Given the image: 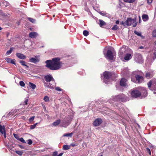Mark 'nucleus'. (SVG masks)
<instances>
[{
  "label": "nucleus",
  "instance_id": "1",
  "mask_svg": "<svg viewBox=\"0 0 156 156\" xmlns=\"http://www.w3.org/2000/svg\"><path fill=\"white\" fill-rule=\"evenodd\" d=\"M59 58H52V60H46L45 62V66L51 70H56L60 69L62 65V63L60 62Z\"/></svg>",
  "mask_w": 156,
  "mask_h": 156
},
{
  "label": "nucleus",
  "instance_id": "2",
  "mask_svg": "<svg viewBox=\"0 0 156 156\" xmlns=\"http://www.w3.org/2000/svg\"><path fill=\"white\" fill-rule=\"evenodd\" d=\"M147 93L144 87H139L138 89H134L131 93V95L133 98H136L140 96L142 97H146Z\"/></svg>",
  "mask_w": 156,
  "mask_h": 156
},
{
  "label": "nucleus",
  "instance_id": "3",
  "mask_svg": "<svg viewBox=\"0 0 156 156\" xmlns=\"http://www.w3.org/2000/svg\"><path fill=\"white\" fill-rule=\"evenodd\" d=\"M126 100V96L124 94H120L117 96H113L112 98L108 101V102L111 104H113L116 101H125Z\"/></svg>",
  "mask_w": 156,
  "mask_h": 156
},
{
  "label": "nucleus",
  "instance_id": "4",
  "mask_svg": "<svg viewBox=\"0 0 156 156\" xmlns=\"http://www.w3.org/2000/svg\"><path fill=\"white\" fill-rule=\"evenodd\" d=\"M112 73L111 72H105L103 73V77L101 76V78L105 83L109 84L110 82V78L112 76Z\"/></svg>",
  "mask_w": 156,
  "mask_h": 156
},
{
  "label": "nucleus",
  "instance_id": "5",
  "mask_svg": "<svg viewBox=\"0 0 156 156\" xmlns=\"http://www.w3.org/2000/svg\"><path fill=\"white\" fill-rule=\"evenodd\" d=\"M147 85L150 90H156V79H153L150 81Z\"/></svg>",
  "mask_w": 156,
  "mask_h": 156
},
{
  "label": "nucleus",
  "instance_id": "6",
  "mask_svg": "<svg viewBox=\"0 0 156 156\" xmlns=\"http://www.w3.org/2000/svg\"><path fill=\"white\" fill-rule=\"evenodd\" d=\"M135 61L137 63H141L143 62V59L140 54H136L135 55Z\"/></svg>",
  "mask_w": 156,
  "mask_h": 156
},
{
  "label": "nucleus",
  "instance_id": "7",
  "mask_svg": "<svg viewBox=\"0 0 156 156\" xmlns=\"http://www.w3.org/2000/svg\"><path fill=\"white\" fill-rule=\"evenodd\" d=\"M135 22V20H134L132 19L131 18H129L124 23L122 22L121 24H123L124 26H129L132 23H134Z\"/></svg>",
  "mask_w": 156,
  "mask_h": 156
},
{
  "label": "nucleus",
  "instance_id": "8",
  "mask_svg": "<svg viewBox=\"0 0 156 156\" xmlns=\"http://www.w3.org/2000/svg\"><path fill=\"white\" fill-rule=\"evenodd\" d=\"M105 57L108 60H112L113 58V55L112 52L110 50H108L107 53L105 54Z\"/></svg>",
  "mask_w": 156,
  "mask_h": 156
},
{
  "label": "nucleus",
  "instance_id": "9",
  "mask_svg": "<svg viewBox=\"0 0 156 156\" xmlns=\"http://www.w3.org/2000/svg\"><path fill=\"white\" fill-rule=\"evenodd\" d=\"M44 79L46 81V82H49L50 81L53 82V84H55V81L52 76L50 74L47 75L44 77Z\"/></svg>",
  "mask_w": 156,
  "mask_h": 156
},
{
  "label": "nucleus",
  "instance_id": "10",
  "mask_svg": "<svg viewBox=\"0 0 156 156\" xmlns=\"http://www.w3.org/2000/svg\"><path fill=\"white\" fill-rule=\"evenodd\" d=\"M135 77L136 80V81H134V82H137L138 83H140L143 81L144 78L142 75H140L138 74H137L136 75ZM131 80L132 81L134 82L133 80V78H132Z\"/></svg>",
  "mask_w": 156,
  "mask_h": 156
},
{
  "label": "nucleus",
  "instance_id": "11",
  "mask_svg": "<svg viewBox=\"0 0 156 156\" xmlns=\"http://www.w3.org/2000/svg\"><path fill=\"white\" fill-rule=\"evenodd\" d=\"M102 120L101 119H96L93 122V125L94 126H98L102 123Z\"/></svg>",
  "mask_w": 156,
  "mask_h": 156
},
{
  "label": "nucleus",
  "instance_id": "12",
  "mask_svg": "<svg viewBox=\"0 0 156 156\" xmlns=\"http://www.w3.org/2000/svg\"><path fill=\"white\" fill-rule=\"evenodd\" d=\"M127 80L124 78H122L120 82V84L121 86L126 87L127 86Z\"/></svg>",
  "mask_w": 156,
  "mask_h": 156
},
{
  "label": "nucleus",
  "instance_id": "13",
  "mask_svg": "<svg viewBox=\"0 0 156 156\" xmlns=\"http://www.w3.org/2000/svg\"><path fill=\"white\" fill-rule=\"evenodd\" d=\"M154 74L153 71L151 70L146 73L145 76L147 79H150L153 76Z\"/></svg>",
  "mask_w": 156,
  "mask_h": 156
},
{
  "label": "nucleus",
  "instance_id": "14",
  "mask_svg": "<svg viewBox=\"0 0 156 156\" xmlns=\"http://www.w3.org/2000/svg\"><path fill=\"white\" fill-rule=\"evenodd\" d=\"M69 124V123L66 121H64L61 122L60 126L64 127H66Z\"/></svg>",
  "mask_w": 156,
  "mask_h": 156
},
{
  "label": "nucleus",
  "instance_id": "15",
  "mask_svg": "<svg viewBox=\"0 0 156 156\" xmlns=\"http://www.w3.org/2000/svg\"><path fill=\"white\" fill-rule=\"evenodd\" d=\"M30 62H31L34 63H36L37 62H38L40 59L38 58L37 57H35L34 58H31L30 59Z\"/></svg>",
  "mask_w": 156,
  "mask_h": 156
},
{
  "label": "nucleus",
  "instance_id": "16",
  "mask_svg": "<svg viewBox=\"0 0 156 156\" xmlns=\"http://www.w3.org/2000/svg\"><path fill=\"white\" fill-rule=\"evenodd\" d=\"M38 34L35 32H31L29 34V36L31 38H36Z\"/></svg>",
  "mask_w": 156,
  "mask_h": 156
},
{
  "label": "nucleus",
  "instance_id": "17",
  "mask_svg": "<svg viewBox=\"0 0 156 156\" xmlns=\"http://www.w3.org/2000/svg\"><path fill=\"white\" fill-rule=\"evenodd\" d=\"M16 55L18 58L20 59H24L26 58V56H25L23 54L20 53H17L16 54Z\"/></svg>",
  "mask_w": 156,
  "mask_h": 156
},
{
  "label": "nucleus",
  "instance_id": "18",
  "mask_svg": "<svg viewBox=\"0 0 156 156\" xmlns=\"http://www.w3.org/2000/svg\"><path fill=\"white\" fill-rule=\"evenodd\" d=\"M132 58V56L130 54L128 53L124 57V59L125 60L128 61Z\"/></svg>",
  "mask_w": 156,
  "mask_h": 156
},
{
  "label": "nucleus",
  "instance_id": "19",
  "mask_svg": "<svg viewBox=\"0 0 156 156\" xmlns=\"http://www.w3.org/2000/svg\"><path fill=\"white\" fill-rule=\"evenodd\" d=\"M44 85L45 87H47L49 88H53L54 85H52V84H51L49 82H44Z\"/></svg>",
  "mask_w": 156,
  "mask_h": 156
},
{
  "label": "nucleus",
  "instance_id": "20",
  "mask_svg": "<svg viewBox=\"0 0 156 156\" xmlns=\"http://www.w3.org/2000/svg\"><path fill=\"white\" fill-rule=\"evenodd\" d=\"M60 123L61 120L60 119H58L54 122L52 125L53 126H58L59 125H60Z\"/></svg>",
  "mask_w": 156,
  "mask_h": 156
},
{
  "label": "nucleus",
  "instance_id": "21",
  "mask_svg": "<svg viewBox=\"0 0 156 156\" xmlns=\"http://www.w3.org/2000/svg\"><path fill=\"white\" fill-rule=\"evenodd\" d=\"M0 132L2 134L5 133V126H2L1 124H0Z\"/></svg>",
  "mask_w": 156,
  "mask_h": 156
},
{
  "label": "nucleus",
  "instance_id": "22",
  "mask_svg": "<svg viewBox=\"0 0 156 156\" xmlns=\"http://www.w3.org/2000/svg\"><path fill=\"white\" fill-rule=\"evenodd\" d=\"M142 18L144 21H146L148 20L149 17L147 15L144 14L142 16Z\"/></svg>",
  "mask_w": 156,
  "mask_h": 156
},
{
  "label": "nucleus",
  "instance_id": "23",
  "mask_svg": "<svg viewBox=\"0 0 156 156\" xmlns=\"http://www.w3.org/2000/svg\"><path fill=\"white\" fill-rule=\"evenodd\" d=\"M73 133H66L64 134L62 136L63 137H71L72 136H73Z\"/></svg>",
  "mask_w": 156,
  "mask_h": 156
},
{
  "label": "nucleus",
  "instance_id": "24",
  "mask_svg": "<svg viewBox=\"0 0 156 156\" xmlns=\"http://www.w3.org/2000/svg\"><path fill=\"white\" fill-rule=\"evenodd\" d=\"M29 86L30 87L32 88L33 89H34L35 88L36 86L35 85L34 83H31V82H30L29 83Z\"/></svg>",
  "mask_w": 156,
  "mask_h": 156
},
{
  "label": "nucleus",
  "instance_id": "25",
  "mask_svg": "<svg viewBox=\"0 0 156 156\" xmlns=\"http://www.w3.org/2000/svg\"><path fill=\"white\" fill-rule=\"evenodd\" d=\"M13 48H11L6 53V55H9L13 50Z\"/></svg>",
  "mask_w": 156,
  "mask_h": 156
},
{
  "label": "nucleus",
  "instance_id": "26",
  "mask_svg": "<svg viewBox=\"0 0 156 156\" xmlns=\"http://www.w3.org/2000/svg\"><path fill=\"white\" fill-rule=\"evenodd\" d=\"M99 25L101 27L102 26L105 25V22L102 20H99Z\"/></svg>",
  "mask_w": 156,
  "mask_h": 156
},
{
  "label": "nucleus",
  "instance_id": "27",
  "mask_svg": "<svg viewBox=\"0 0 156 156\" xmlns=\"http://www.w3.org/2000/svg\"><path fill=\"white\" fill-rule=\"evenodd\" d=\"M70 146L66 145H64L63 146V149L64 150H67L69 149Z\"/></svg>",
  "mask_w": 156,
  "mask_h": 156
},
{
  "label": "nucleus",
  "instance_id": "28",
  "mask_svg": "<svg viewBox=\"0 0 156 156\" xmlns=\"http://www.w3.org/2000/svg\"><path fill=\"white\" fill-rule=\"evenodd\" d=\"M20 62L22 65L28 67V66L26 64V62L24 61L21 60L20 61Z\"/></svg>",
  "mask_w": 156,
  "mask_h": 156
},
{
  "label": "nucleus",
  "instance_id": "29",
  "mask_svg": "<svg viewBox=\"0 0 156 156\" xmlns=\"http://www.w3.org/2000/svg\"><path fill=\"white\" fill-rule=\"evenodd\" d=\"M134 33L135 34H136V35H137L138 36H140V37H142L141 35V34L140 32H139L136 31H134Z\"/></svg>",
  "mask_w": 156,
  "mask_h": 156
},
{
  "label": "nucleus",
  "instance_id": "30",
  "mask_svg": "<svg viewBox=\"0 0 156 156\" xmlns=\"http://www.w3.org/2000/svg\"><path fill=\"white\" fill-rule=\"evenodd\" d=\"M43 100L45 102H48L49 101V98L47 96H46L44 97Z\"/></svg>",
  "mask_w": 156,
  "mask_h": 156
},
{
  "label": "nucleus",
  "instance_id": "31",
  "mask_svg": "<svg viewBox=\"0 0 156 156\" xmlns=\"http://www.w3.org/2000/svg\"><path fill=\"white\" fill-rule=\"evenodd\" d=\"M83 34L85 36H87L89 34V32L86 30H84L83 32Z\"/></svg>",
  "mask_w": 156,
  "mask_h": 156
},
{
  "label": "nucleus",
  "instance_id": "32",
  "mask_svg": "<svg viewBox=\"0 0 156 156\" xmlns=\"http://www.w3.org/2000/svg\"><path fill=\"white\" fill-rule=\"evenodd\" d=\"M16 153L20 156H21L23 153V152L22 151H16Z\"/></svg>",
  "mask_w": 156,
  "mask_h": 156
},
{
  "label": "nucleus",
  "instance_id": "33",
  "mask_svg": "<svg viewBox=\"0 0 156 156\" xmlns=\"http://www.w3.org/2000/svg\"><path fill=\"white\" fill-rule=\"evenodd\" d=\"M3 3L4 5L6 7L8 6L9 5V3L8 2L4 0L3 1Z\"/></svg>",
  "mask_w": 156,
  "mask_h": 156
},
{
  "label": "nucleus",
  "instance_id": "34",
  "mask_svg": "<svg viewBox=\"0 0 156 156\" xmlns=\"http://www.w3.org/2000/svg\"><path fill=\"white\" fill-rule=\"evenodd\" d=\"M152 35L154 37H156V30H153L152 32Z\"/></svg>",
  "mask_w": 156,
  "mask_h": 156
},
{
  "label": "nucleus",
  "instance_id": "35",
  "mask_svg": "<svg viewBox=\"0 0 156 156\" xmlns=\"http://www.w3.org/2000/svg\"><path fill=\"white\" fill-rule=\"evenodd\" d=\"M19 140H20L21 142H22L23 143L26 144V142L24 140L23 138H22V137H21V138H20V139Z\"/></svg>",
  "mask_w": 156,
  "mask_h": 156
},
{
  "label": "nucleus",
  "instance_id": "36",
  "mask_svg": "<svg viewBox=\"0 0 156 156\" xmlns=\"http://www.w3.org/2000/svg\"><path fill=\"white\" fill-rule=\"evenodd\" d=\"M37 124V123H36L33 125H32L30 126V129H34Z\"/></svg>",
  "mask_w": 156,
  "mask_h": 156
},
{
  "label": "nucleus",
  "instance_id": "37",
  "mask_svg": "<svg viewBox=\"0 0 156 156\" xmlns=\"http://www.w3.org/2000/svg\"><path fill=\"white\" fill-rule=\"evenodd\" d=\"M118 28V27L116 25H115L112 27V29L113 30H117Z\"/></svg>",
  "mask_w": 156,
  "mask_h": 156
},
{
  "label": "nucleus",
  "instance_id": "38",
  "mask_svg": "<svg viewBox=\"0 0 156 156\" xmlns=\"http://www.w3.org/2000/svg\"><path fill=\"white\" fill-rule=\"evenodd\" d=\"M135 0H124V2H126L133 3L134 2Z\"/></svg>",
  "mask_w": 156,
  "mask_h": 156
},
{
  "label": "nucleus",
  "instance_id": "39",
  "mask_svg": "<svg viewBox=\"0 0 156 156\" xmlns=\"http://www.w3.org/2000/svg\"><path fill=\"white\" fill-rule=\"evenodd\" d=\"M28 19L29 21H30V22H31L32 23H34L35 22V20L32 18H28Z\"/></svg>",
  "mask_w": 156,
  "mask_h": 156
},
{
  "label": "nucleus",
  "instance_id": "40",
  "mask_svg": "<svg viewBox=\"0 0 156 156\" xmlns=\"http://www.w3.org/2000/svg\"><path fill=\"white\" fill-rule=\"evenodd\" d=\"M13 135L15 138L17 140H19L20 139L19 136L18 135L16 134H13Z\"/></svg>",
  "mask_w": 156,
  "mask_h": 156
},
{
  "label": "nucleus",
  "instance_id": "41",
  "mask_svg": "<svg viewBox=\"0 0 156 156\" xmlns=\"http://www.w3.org/2000/svg\"><path fill=\"white\" fill-rule=\"evenodd\" d=\"M5 59L6 61L7 62L10 63V62L12 60V59L9 58H6Z\"/></svg>",
  "mask_w": 156,
  "mask_h": 156
},
{
  "label": "nucleus",
  "instance_id": "42",
  "mask_svg": "<svg viewBox=\"0 0 156 156\" xmlns=\"http://www.w3.org/2000/svg\"><path fill=\"white\" fill-rule=\"evenodd\" d=\"M20 84L21 86L22 87H24L25 86L24 83L22 81H20Z\"/></svg>",
  "mask_w": 156,
  "mask_h": 156
},
{
  "label": "nucleus",
  "instance_id": "43",
  "mask_svg": "<svg viewBox=\"0 0 156 156\" xmlns=\"http://www.w3.org/2000/svg\"><path fill=\"white\" fill-rule=\"evenodd\" d=\"M28 144L29 145H31L32 144V141L31 139H29L28 140Z\"/></svg>",
  "mask_w": 156,
  "mask_h": 156
},
{
  "label": "nucleus",
  "instance_id": "44",
  "mask_svg": "<svg viewBox=\"0 0 156 156\" xmlns=\"http://www.w3.org/2000/svg\"><path fill=\"white\" fill-rule=\"evenodd\" d=\"M146 151L147 153H148L150 155H151V152L150 149L148 148H146Z\"/></svg>",
  "mask_w": 156,
  "mask_h": 156
},
{
  "label": "nucleus",
  "instance_id": "45",
  "mask_svg": "<svg viewBox=\"0 0 156 156\" xmlns=\"http://www.w3.org/2000/svg\"><path fill=\"white\" fill-rule=\"evenodd\" d=\"M35 117L32 116V117H31L29 119V121L30 122H31L33 121Z\"/></svg>",
  "mask_w": 156,
  "mask_h": 156
},
{
  "label": "nucleus",
  "instance_id": "46",
  "mask_svg": "<svg viewBox=\"0 0 156 156\" xmlns=\"http://www.w3.org/2000/svg\"><path fill=\"white\" fill-rule=\"evenodd\" d=\"M10 63H11L12 64H15L16 63H15V59L12 60V59Z\"/></svg>",
  "mask_w": 156,
  "mask_h": 156
},
{
  "label": "nucleus",
  "instance_id": "47",
  "mask_svg": "<svg viewBox=\"0 0 156 156\" xmlns=\"http://www.w3.org/2000/svg\"><path fill=\"white\" fill-rule=\"evenodd\" d=\"M55 89L58 91H61L62 90V89L59 87H55Z\"/></svg>",
  "mask_w": 156,
  "mask_h": 156
},
{
  "label": "nucleus",
  "instance_id": "48",
  "mask_svg": "<svg viewBox=\"0 0 156 156\" xmlns=\"http://www.w3.org/2000/svg\"><path fill=\"white\" fill-rule=\"evenodd\" d=\"M53 156H57L58 155V152L57 151H55L53 152Z\"/></svg>",
  "mask_w": 156,
  "mask_h": 156
},
{
  "label": "nucleus",
  "instance_id": "49",
  "mask_svg": "<svg viewBox=\"0 0 156 156\" xmlns=\"http://www.w3.org/2000/svg\"><path fill=\"white\" fill-rule=\"evenodd\" d=\"M99 13L101 15L103 16H105V15H106V13H105V12H99Z\"/></svg>",
  "mask_w": 156,
  "mask_h": 156
},
{
  "label": "nucleus",
  "instance_id": "50",
  "mask_svg": "<svg viewBox=\"0 0 156 156\" xmlns=\"http://www.w3.org/2000/svg\"><path fill=\"white\" fill-rule=\"evenodd\" d=\"M152 0H147V3L148 4H150L152 3Z\"/></svg>",
  "mask_w": 156,
  "mask_h": 156
},
{
  "label": "nucleus",
  "instance_id": "51",
  "mask_svg": "<svg viewBox=\"0 0 156 156\" xmlns=\"http://www.w3.org/2000/svg\"><path fill=\"white\" fill-rule=\"evenodd\" d=\"M28 102V100L27 99H26L24 102V105H27V102Z\"/></svg>",
  "mask_w": 156,
  "mask_h": 156
},
{
  "label": "nucleus",
  "instance_id": "52",
  "mask_svg": "<svg viewBox=\"0 0 156 156\" xmlns=\"http://www.w3.org/2000/svg\"><path fill=\"white\" fill-rule=\"evenodd\" d=\"M70 146L72 147H74L76 146L75 144L73 143H72L70 144Z\"/></svg>",
  "mask_w": 156,
  "mask_h": 156
},
{
  "label": "nucleus",
  "instance_id": "53",
  "mask_svg": "<svg viewBox=\"0 0 156 156\" xmlns=\"http://www.w3.org/2000/svg\"><path fill=\"white\" fill-rule=\"evenodd\" d=\"M137 23H134V24H133V26L134 27H136V26L137 25Z\"/></svg>",
  "mask_w": 156,
  "mask_h": 156
},
{
  "label": "nucleus",
  "instance_id": "54",
  "mask_svg": "<svg viewBox=\"0 0 156 156\" xmlns=\"http://www.w3.org/2000/svg\"><path fill=\"white\" fill-rule=\"evenodd\" d=\"M3 134L4 135V137L5 138L6 137V132L5 133H3Z\"/></svg>",
  "mask_w": 156,
  "mask_h": 156
},
{
  "label": "nucleus",
  "instance_id": "55",
  "mask_svg": "<svg viewBox=\"0 0 156 156\" xmlns=\"http://www.w3.org/2000/svg\"><path fill=\"white\" fill-rule=\"evenodd\" d=\"M119 23V21L118 20H117L116 22V23L117 24H118Z\"/></svg>",
  "mask_w": 156,
  "mask_h": 156
},
{
  "label": "nucleus",
  "instance_id": "56",
  "mask_svg": "<svg viewBox=\"0 0 156 156\" xmlns=\"http://www.w3.org/2000/svg\"><path fill=\"white\" fill-rule=\"evenodd\" d=\"M143 48V47L142 46H141V47H139V48H140V49H142Z\"/></svg>",
  "mask_w": 156,
  "mask_h": 156
},
{
  "label": "nucleus",
  "instance_id": "57",
  "mask_svg": "<svg viewBox=\"0 0 156 156\" xmlns=\"http://www.w3.org/2000/svg\"><path fill=\"white\" fill-rule=\"evenodd\" d=\"M99 156H103V155L102 154H101Z\"/></svg>",
  "mask_w": 156,
  "mask_h": 156
},
{
  "label": "nucleus",
  "instance_id": "58",
  "mask_svg": "<svg viewBox=\"0 0 156 156\" xmlns=\"http://www.w3.org/2000/svg\"><path fill=\"white\" fill-rule=\"evenodd\" d=\"M142 73V72H140V75H141L142 74H141Z\"/></svg>",
  "mask_w": 156,
  "mask_h": 156
},
{
  "label": "nucleus",
  "instance_id": "59",
  "mask_svg": "<svg viewBox=\"0 0 156 156\" xmlns=\"http://www.w3.org/2000/svg\"><path fill=\"white\" fill-rule=\"evenodd\" d=\"M2 29V28H1V27H0V30H1Z\"/></svg>",
  "mask_w": 156,
  "mask_h": 156
},
{
  "label": "nucleus",
  "instance_id": "60",
  "mask_svg": "<svg viewBox=\"0 0 156 156\" xmlns=\"http://www.w3.org/2000/svg\"><path fill=\"white\" fill-rule=\"evenodd\" d=\"M20 147L21 148H23V147H22V146H20Z\"/></svg>",
  "mask_w": 156,
  "mask_h": 156
},
{
  "label": "nucleus",
  "instance_id": "61",
  "mask_svg": "<svg viewBox=\"0 0 156 156\" xmlns=\"http://www.w3.org/2000/svg\"><path fill=\"white\" fill-rule=\"evenodd\" d=\"M154 94H155V92H154Z\"/></svg>",
  "mask_w": 156,
  "mask_h": 156
}]
</instances>
